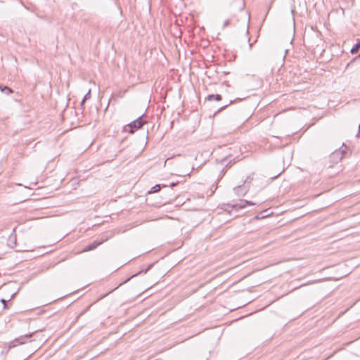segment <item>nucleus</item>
Returning a JSON list of instances; mask_svg holds the SVG:
<instances>
[{"label": "nucleus", "instance_id": "b1692460", "mask_svg": "<svg viewBox=\"0 0 360 360\" xmlns=\"http://www.w3.org/2000/svg\"><path fill=\"white\" fill-rule=\"evenodd\" d=\"M249 46H250V48L251 49V47H252V44H249Z\"/></svg>", "mask_w": 360, "mask_h": 360}, {"label": "nucleus", "instance_id": "0eeeda50", "mask_svg": "<svg viewBox=\"0 0 360 360\" xmlns=\"http://www.w3.org/2000/svg\"><path fill=\"white\" fill-rule=\"evenodd\" d=\"M222 99V97L220 94H210L207 96L205 100L211 101H220Z\"/></svg>", "mask_w": 360, "mask_h": 360}, {"label": "nucleus", "instance_id": "aec40b11", "mask_svg": "<svg viewBox=\"0 0 360 360\" xmlns=\"http://www.w3.org/2000/svg\"><path fill=\"white\" fill-rule=\"evenodd\" d=\"M1 302L2 303H4V304H6V300H4V299H1Z\"/></svg>", "mask_w": 360, "mask_h": 360}, {"label": "nucleus", "instance_id": "1a4fd4ad", "mask_svg": "<svg viewBox=\"0 0 360 360\" xmlns=\"http://www.w3.org/2000/svg\"><path fill=\"white\" fill-rule=\"evenodd\" d=\"M161 189V186L160 184H156L154 186H153L150 189V191H149V193H157L158 191H160Z\"/></svg>", "mask_w": 360, "mask_h": 360}, {"label": "nucleus", "instance_id": "2eb2a0df", "mask_svg": "<svg viewBox=\"0 0 360 360\" xmlns=\"http://www.w3.org/2000/svg\"><path fill=\"white\" fill-rule=\"evenodd\" d=\"M252 180V178H250V176H248L244 181V185H245L247 184H250L251 183Z\"/></svg>", "mask_w": 360, "mask_h": 360}, {"label": "nucleus", "instance_id": "f257e3e1", "mask_svg": "<svg viewBox=\"0 0 360 360\" xmlns=\"http://www.w3.org/2000/svg\"><path fill=\"white\" fill-rule=\"evenodd\" d=\"M255 203L252 201H248L246 200H240L238 202L235 204L227 203L226 205H224V210L229 212H231V210H238L240 209L245 208L247 205H255Z\"/></svg>", "mask_w": 360, "mask_h": 360}, {"label": "nucleus", "instance_id": "4468645a", "mask_svg": "<svg viewBox=\"0 0 360 360\" xmlns=\"http://www.w3.org/2000/svg\"><path fill=\"white\" fill-rule=\"evenodd\" d=\"M152 266H153V264H150V265L148 266V267L146 270H144V271H141L139 272L138 274H136L133 275V276H132V277H134V276H136V275H138V274H141V273H142V272H143L144 274H146V273L148 271V269H149Z\"/></svg>", "mask_w": 360, "mask_h": 360}, {"label": "nucleus", "instance_id": "f3484780", "mask_svg": "<svg viewBox=\"0 0 360 360\" xmlns=\"http://www.w3.org/2000/svg\"><path fill=\"white\" fill-rule=\"evenodd\" d=\"M233 103V101H230L229 103V104H226V105H224V106H222V107L221 108V110L226 108L228 105H231V103Z\"/></svg>", "mask_w": 360, "mask_h": 360}, {"label": "nucleus", "instance_id": "39448f33", "mask_svg": "<svg viewBox=\"0 0 360 360\" xmlns=\"http://www.w3.org/2000/svg\"><path fill=\"white\" fill-rule=\"evenodd\" d=\"M234 192L238 196H244L248 191L249 188L246 185H240L234 188Z\"/></svg>", "mask_w": 360, "mask_h": 360}, {"label": "nucleus", "instance_id": "f8f14e48", "mask_svg": "<svg viewBox=\"0 0 360 360\" xmlns=\"http://www.w3.org/2000/svg\"><path fill=\"white\" fill-rule=\"evenodd\" d=\"M266 212V210L265 211H263L262 212H261L259 214L257 215L255 217V219H262V218H264L266 217H267L269 214H263V213Z\"/></svg>", "mask_w": 360, "mask_h": 360}, {"label": "nucleus", "instance_id": "7ed1b4c3", "mask_svg": "<svg viewBox=\"0 0 360 360\" xmlns=\"http://www.w3.org/2000/svg\"><path fill=\"white\" fill-rule=\"evenodd\" d=\"M34 333L35 332H32L25 335H22L15 338V340L10 342L8 349L31 342V338L33 336Z\"/></svg>", "mask_w": 360, "mask_h": 360}, {"label": "nucleus", "instance_id": "ddd939ff", "mask_svg": "<svg viewBox=\"0 0 360 360\" xmlns=\"http://www.w3.org/2000/svg\"><path fill=\"white\" fill-rule=\"evenodd\" d=\"M274 0H271L270 3H269V5L267 7V12L265 14V18L266 17L267 14H268V12L269 11V10L271 9V6H272V4H274Z\"/></svg>", "mask_w": 360, "mask_h": 360}, {"label": "nucleus", "instance_id": "6ab92c4d", "mask_svg": "<svg viewBox=\"0 0 360 360\" xmlns=\"http://www.w3.org/2000/svg\"><path fill=\"white\" fill-rule=\"evenodd\" d=\"M176 185H177V183H175V182H172V183L170 184V186L171 187H174V186H175Z\"/></svg>", "mask_w": 360, "mask_h": 360}, {"label": "nucleus", "instance_id": "dca6fc26", "mask_svg": "<svg viewBox=\"0 0 360 360\" xmlns=\"http://www.w3.org/2000/svg\"><path fill=\"white\" fill-rule=\"evenodd\" d=\"M314 283V281H309V282H308L307 283H304V284H302L300 286H298V287L295 288H294V290H295V289H298L299 288H300V287H302V286H304V285H308V284H311V283Z\"/></svg>", "mask_w": 360, "mask_h": 360}, {"label": "nucleus", "instance_id": "4be33fe9", "mask_svg": "<svg viewBox=\"0 0 360 360\" xmlns=\"http://www.w3.org/2000/svg\"><path fill=\"white\" fill-rule=\"evenodd\" d=\"M167 160H169V158H167V160H165V164L166 163V162H167Z\"/></svg>", "mask_w": 360, "mask_h": 360}, {"label": "nucleus", "instance_id": "9d476101", "mask_svg": "<svg viewBox=\"0 0 360 360\" xmlns=\"http://www.w3.org/2000/svg\"><path fill=\"white\" fill-rule=\"evenodd\" d=\"M360 49V40H359V41L354 45V46H353L351 49V53H356L358 50Z\"/></svg>", "mask_w": 360, "mask_h": 360}, {"label": "nucleus", "instance_id": "a211bd4d", "mask_svg": "<svg viewBox=\"0 0 360 360\" xmlns=\"http://www.w3.org/2000/svg\"><path fill=\"white\" fill-rule=\"evenodd\" d=\"M356 136L357 137H359L360 136V124L359 125V129H358V133L356 134Z\"/></svg>", "mask_w": 360, "mask_h": 360}, {"label": "nucleus", "instance_id": "393cba45", "mask_svg": "<svg viewBox=\"0 0 360 360\" xmlns=\"http://www.w3.org/2000/svg\"><path fill=\"white\" fill-rule=\"evenodd\" d=\"M357 58H360V53L358 55Z\"/></svg>", "mask_w": 360, "mask_h": 360}, {"label": "nucleus", "instance_id": "5701e85b", "mask_svg": "<svg viewBox=\"0 0 360 360\" xmlns=\"http://www.w3.org/2000/svg\"><path fill=\"white\" fill-rule=\"evenodd\" d=\"M167 160H169V158H167V160H165V164L166 163V162H167Z\"/></svg>", "mask_w": 360, "mask_h": 360}, {"label": "nucleus", "instance_id": "9b49d317", "mask_svg": "<svg viewBox=\"0 0 360 360\" xmlns=\"http://www.w3.org/2000/svg\"><path fill=\"white\" fill-rule=\"evenodd\" d=\"M91 97V89H89L88 92L84 95L82 101V105H83L86 100L89 99Z\"/></svg>", "mask_w": 360, "mask_h": 360}, {"label": "nucleus", "instance_id": "6e6552de", "mask_svg": "<svg viewBox=\"0 0 360 360\" xmlns=\"http://www.w3.org/2000/svg\"><path fill=\"white\" fill-rule=\"evenodd\" d=\"M0 90L2 92H4L7 95H9V94H12L13 92V91L11 88L7 86H1V85H0Z\"/></svg>", "mask_w": 360, "mask_h": 360}, {"label": "nucleus", "instance_id": "20e7f679", "mask_svg": "<svg viewBox=\"0 0 360 360\" xmlns=\"http://www.w3.org/2000/svg\"><path fill=\"white\" fill-rule=\"evenodd\" d=\"M111 238V236H105L101 238L100 240L97 239L93 241L91 243L86 245L82 250V252H89L91 251L94 249H96L98 246L103 244L104 242L107 241L108 239Z\"/></svg>", "mask_w": 360, "mask_h": 360}, {"label": "nucleus", "instance_id": "423d86ee", "mask_svg": "<svg viewBox=\"0 0 360 360\" xmlns=\"http://www.w3.org/2000/svg\"><path fill=\"white\" fill-rule=\"evenodd\" d=\"M345 153V150H335L331 154L330 158L333 159L338 158L339 160H341Z\"/></svg>", "mask_w": 360, "mask_h": 360}, {"label": "nucleus", "instance_id": "f03ea898", "mask_svg": "<svg viewBox=\"0 0 360 360\" xmlns=\"http://www.w3.org/2000/svg\"><path fill=\"white\" fill-rule=\"evenodd\" d=\"M143 115L144 114L126 125L124 128V131L133 134L135 130L140 129L145 123V121H143L142 118Z\"/></svg>", "mask_w": 360, "mask_h": 360}, {"label": "nucleus", "instance_id": "412c9836", "mask_svg": "<svg viewBox=\"0 0 360 360\" xmlns=\"http://www.w3.org/2000/svg\"><path fill=\"white\" fill-rule=\"evenodd\" d=\"M229 24V20H226L225 22H224V26L227 25Z\"/></svg>", "mask_w": 360, "mask_h": 360}]
</instances>
